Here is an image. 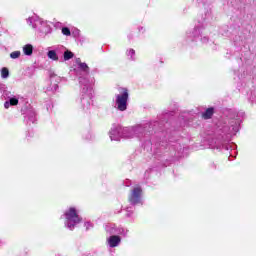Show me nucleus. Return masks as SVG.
Returning <instances> with one entry per match:
<instances>
[{
    "label": "nucleus",
    "mask_w": 256,
    "mask_h": 256,
    "mask_svg": "<svg viewBox=\"0 0 256 256\" xmlns=\"http://www.w3.org/2000/svg\"><path fill=\"white\" fill-rule=\"evenodd\" d=\"M175 111L163 112L159 121H150L132 127L114 125L109 131L111 141L121 139H133L136 137L146 151H153L156 159H159L164 167L168 163L177 161L183 155V146L177 142L175 137L177 129L183 125L173 119Z\"/></svg>",
    "instance_id": "obj_1"
},
{
    "label": "nucleus",
    "mask_w": 256,
    "mask_h": 256,
    "mask_svg": "<svg viewBox=\"0 0 256 256\" xmlns=\"http://www.w3.org/2000/svg\"><path fill=\"white\" fill-rule=\"evenodd\" d=\"M228 117L230 119L229 125H225L221 128L222 134L209 140L210 149H218L219 151L225 149V151H229L237 148L235 143L229 144V141H231L233 135L239 133L241 120L238 119L239 114L235 110H229Z\"/></svg>",
    "instance_id": "obj_2"
},
{
    "label": "nucleus",
    "mask_w": 256,
    "mask_h": 256,
    "mask_svg": "<svg viewBox=\"0 0 256 256\" xmlns=\"http://www.w3.org/2000/svg\"><path fill=\"white\" fill-rule=\"evenodd\" d=\"M78 81L82 95H86L81 99L82 109L84 111H89L91 108V97H93V84L95 83V78L88 79L82 76L78 78Z\"/></svg>",
    "instance_id": "obj_3"
},
{
    "label": "nucleus",
    "mask_w": 256,
    "mask_h": 256,
    "mask_svg": "<svg viewBox=\"0 0 256 256\" xmlns=\"http://www.w3.org/2000/svg\"><path fill=\"white\" fill-rule=\"evenodd\" d=\"M28 25H32L33 29L38 28V33L40 37H45V35H49L51 33V26L47 24L46 21H43L38 16H32L27 19Z\"/></svg>",
    "instance_id": "obj_4"
},
{
    "label": "nucleus",
    "mask_w": 256,
    "mask_h": 256,
    "mask_svg": "<svg viewBox=\"0 0 256 256\" xmlns=\"http://www.w3.org/2000/svg\"><path fill=\"white\" fill-rule=\"evenodd\" d=\"M64 215L66 217L65 227H67V229H70V231H73V229H75V226L79 225V223L83 221V218L79 216L75 207L69 208V210L66 211Z\"/></svg>",
    "instance_id": "obj_5"
},
{
    "label": "nucleus",
    "mask_w": 256,
    "mask_h": 256,
    "mask_svg": "<svg viewBox=\"0 0 256 256\" xmlns=\"http://www.w3.org/2000/svg\"><path fill=\"white\" fill-rule=\"evenodd\" d=\"M21 113L24 115V121L29 124V123H36L37 121V113L35 112V109H33V106L31 104L26 103L22 108H21Z\"/></svg>",
    "instance_id": "obj_6"
},
{
    "label": "nucleus",
    "mask_w": 256,
    "mask_h": 256,
    "mask_svg": "<svg viewBox=\"0 0 256 256\" xmlns=\"http://www.w3.org/2000/svg\"><path fill=\"white\" fill-rule=\"evenodd\" d=\"M143 189L141 187H135L133 188L131 194L128 197V201L132 207H135L136 205H143Z\"/></svg>",
    "instance_id": "obj_7"
},
{
    "label": "nucleus",
    "mask_w": 256,
    "mask_h": 256,
    "mask_svg": "<svg viewBox=\"0 0 256 256\" xmlns=\"http://www.w3.org/2000/svg\"><path fill=\"white\" fill-rule=\"evenodd\" d=\"M123 93L116 95V105L118 111H127V101H129V90L122 88Z\"/></svg>",
    "instance_id": "obj_8"
},
{
    "label": "nucleus",
    "mask_w": 256,
    "mask_h": 256,
    "mask_svg": "<svg viewBox=\"0 0 256 256\" xmlns=\"http://www.w3.org/2000/svg\"><path fill=\"white\" fill-rule=\"evenodd\" d=\"M78 69L80 71V76L79 77H85L86 79H89V73H90V68L87 65V63L82 62L80 63V66H78Z\"/></svg>",
    "instance_id": "obj_9"
},
{
    "label": "nucleus",
    "mask_w": 256,
    "mask_h": 256,
    "mask_svg": "<svg viewBox=\"0 0 256 256\" xmlns=\"http://www.w3.org/2000/svg\"><path fill=\"white\" fill-rule=\"evenodd\" d=\"M59 49H65V46H57L54 50H49L47 52L48 59H52V61H59V56L57 53H59Z\"/></svg>",
    "instance_id": "obj_10"
},
{
    "label": "nucleus",
    "mask_w": 256,
    "mask_h": 256,
    "mask_svg": "<svg viewBox=\"0 0 256 256\" xmlns=\"http://www.w3.org/2000/svg\"><path fill=\"white\" fill-rule=\"evenodd\" d=\"M108 245L111 248L119 247V243H121V236L119 235H111L107 239Z\"/></svg>",
    "instance_id": "obj_11"
},
{
    "label": "nucleus",
    "mask_w": 256,
    "mask_h": 256,
    "mask_svg": "<svg viewBox=\"0 0 256 256\" xmlns=\"http://www.w3.org/2000/svg\"><path fill=\"white\" fill-rule=\"evenodd\" d=\"M188 39H190V41H199V39H201V28L195 27L193 31L188 33Z\"/></svg>",
    "instance_id": "obj_12"
},
{
    "label": "nucleus",
    "mask_w": 256,
    "mask_h": 256,
    "mask_svg": "<svg viewBox=\"0 0 256 256\" xmlns=\"http://www.w3.org/2000/svg\"><path fill=\"white\" fill-rule=\"evenodd\" d=\"M15 105H19V98L13 95L5 101L4 108L9 109L10 107H13Z\"/></svg>",
    "instance_id": "obj_13"
},
{
    "label": "nucleus",
    "mask_w": 256,
    "mask_h": 256,
    "mask_svg": "<svg viewBox=\"0 0 256 256\" xmlns=\"http://www.w3.org/2000/svg\"><path fill=\"white\" fill-rule=\"evenodd\" d=\"M213 115H215V107H209L202 113V119H212Z\"/></svg>",
    "instance_id": "obj_14"
},
{
    "label": "nucleus",
    "mask_w": 256,
    "mask_h": 256,
    "mask_svg": "<svg viewBox=\"0 0 256 256\" xmlns=\"http://www.w3.org/2000/svg\"><path fill=\"white\" fill-rule=\"evenodd\" d=\"M33 50H34V48H33L32 44H26L23 46V53L27 57H31V55H33Z\"/></svg>",
    "instance_id": "obj_15"
},
{
    "label": "nucleus",
    "mask_w": 256,
    "mask_h": 256,
    "mask_svg": "<svg viewBox=\"0 0 256 256\" xmlns=\"http://www.w3.org/2000/svg\"><path fill=\"white\" fill-rule=\"evenodd\" d=\"M64 61H70V59H73L75 57V54L71 52L70 50H64L63 52Z\"/></svg>",
    "instance_id": "obj_16"
},
{
    "label": "nucleus",
    "mask_w": 256,
    "mask_h": 256,
    "mask_svg": "<svg viewBox=\"0 0 256 256\" xmlns=\"http://www.w3.org/2000/svg\"><path fill=\"white\" fill-rule=\"evenodd\" d=\"M105 231H106V233H109V235H115L117 233V228H116L115 224L107 225L105 227Z\"/></svg>",
    "instance_id": "obj_17"
},
{
    "label": "nucleus",
    "mask_w": 256,
    "mask_h": 256,
    "mask_svg": "<svg viewBox=\"0 0 256 256\" xmlns=\"http://www.w3.org/2000/svg\"><path fill=\"white\" fill-rule=\"evenodd\" d=\"M49 77H50L51 81H53V79L56 78L55 83L57 85H59V83H61V77L57 76V74H55V72H50Z\"/></svg>",
    "instance_id": "obj_18"
},
{
    "label": "nucleus",
    "mask_w": 256,
    "mask_h": 256,
    "mask_svg": "<svg viewBox=\"0 0 256 256\" xmlns=\"http://www.w3.org/2000/svg\"><path fill=\"white\" fill-rule=\"evenodd\" d=\"M1 77H2V79H8V77H9V68L3 67L1 69Z\"/></svg>",
    "instance_id": "obj_19"
},
{
    "label": "nucleus",
    "mask_w": 256,
    "mask_h": 256,
    "mask_svg": "<svg viewBox=\"0 0 256 256\" xmlns=\"http://www.w3.org/2000/svg\"><path fill=\"white\" fill-rule=\"evenodd\" d=\"M12 96L13 94L11 93V91L6 89V91L1 95V99H3L4 101H7Z\"/></svg>",
    "instance_id": "obj_20"
},
{
    "label": "nucleus",
    "mask_w": 256,
    "mask_h": 256,
    "mask_svg": "<svg viewBox=\"0 0 256 256\" xmlns=\"http://www.w3.org/2000/svg\"><path fill=\"white\" fill-rule=\"evenodd\" d=\"M21 57V51H14L10 53L11 59H19Z\"/></svg>",
    "instance_id": "obj_21"
},
{
    "label": "nucleus",
    "mask_w": 256,
    "mask_h": 256,
    "mask_svg": "<svg viewBox=\"0 0 256 256\" xmlns=\"http://www.w3.org/2000/svg\"><path fill=\"white\" fill-rule=\"evenodd\" d=\"M62 35H65L66 37H70L71 29H69V27H63L62 28Z\"/></svg>",
    "instance_id": "obj_22"
},
{
    "label": "nucleus",
    "mask_w": 256,
    "mask_h": 256,
    "mask_svg": "<svg viewBox=\"0 0 256 256\" xmlns=\"http://www.w3.org/2000/svg\"><path fill=\"white\" fill-rule=\"evenodd\" d=\"M128 57L130 56L131 61H135V58L133 56H135V50L134 49H130L127 52Z\"/></svg>",
    "instance_id": "obj_23"
},
{
    "label": "nucleus",
    "mask_w": 256,
    "mask_h": 256,
    "mask_svg": "<svg viewBox=\"0 0 256 256\" xmlns=\"http://www.w3.org/2000/svg\"><path fill=\"white\" fill-rule=\"evenodd\" d=\"M57 89H59V84H54L53 87L49 86L47 88V91H52L53 93H55V91H57Z\"/></svg>",
    "instance_id": "obj_24"
},
{
    "label": "nucleus",
    "mask_w": 256,
    "mask_h": 256,
    "mask_svg": "<svg viewBox=\"0 0 256 256\" xmlns=\"http://www.w3.org/2000/svg\"><path fill=\"white\" fill-rule=\"evenodd\" d=\"M80 33H81V30L75 28V29L72 31V36L75 37V38H77V37H79Z\"/></svg>",
    "instance_id": "obj_25"
},
{
    "label": "nucleus",
    "mask_w": 256,
    "mask_h": 256,
    "mask_svg": "<svg viewBox=\"0 0 256 256\" xmlns=\"http://www.w3.org/2000/svg\"><path fill=\"white\" fill-rule=\"evenodd\" d=\"M7 91V86L5 84H0V94L3 95Z\"/></svg>",
    "instance_id": "obj_26"
},
{
    "label": "nucleus",
    "mask_w": 256,
    "mask_h": 256,
    "mask_svg": "<svg viewBox=\"0 0 256 256\" xmlns=\"http://www.w3.org/2000/svg\"><path fill=\"white\" fill-rule=\"evenodd\" d=\"M126 211H127L126 217H131V215H133V207H127Z\"/></svg>",
    "instance_id": "obj_27"
},
{
    "label": "nucleus",
    "mask_w": 256,
    "mask_h": 256,
    "mask_svg": "<svg viewBox=\"0 0 256 256\" xmlns=\"http://www.w3.org/2000/svg\"><path fill=\"white\" fill-rule=\"evenodd\" d=\"M203 43H208L209 42V37H207V36H201L200 38H199Z\"/></svg>",
    "instance_id": "obj_28"
},
{
    "label": "nucleus",
    "mask_w": 256,
    "mask_h": 256,
    "mask_svg": "<svg viewBox=\"0 0 256 256\" xmlns=\"http://www.w3.org/2000/svg\"><path fill=\"white\" fill-rule=\"evenodd\" d=\"M127 231H128V230H126V232H125V229H124V228H120V229L118 230V233H119L120 235H127Z\"/></svg>",
    "instance_id": "obj_29"
},
{
    "label": "nucleus",
    "mask_w": 256,
    "mask_h": 256,
    "mask_svg": "<svg viewBox=\"0 0 256 256\" xmlns=\"http://www.w3.org/2000/svg\"><path fill=\"white\" fill-rule=\"evenodd\" d=\"M86 230L89 231V227H93L90 222L85 223Z\"/></svg>",
    "instance_id": "obj_30"
},
{
    "label": "nucleus",
    "mask_w": 256,
    "mask_h": 256,
    "mask_svg": "<svg viewBox=\"0 0 256 256\" xmlns=\"http://www.w3.org/2000/svg\"><path fill=\"white\" fill-rule=\"evenodd\" d=\"M76 63H77V65H78V67L80 66V63H83V62H81V58H77L76 59Z\"/></svg>",
    "instance_id": "obj_31"
},
{
    "label": "nucleus",
    "mask_w": 256,
    "mask_h": 256,
    "mask_svg": "<svg viewBox=\"0 0 256 256\" xmlns=\"http://www.w3.org/2000/svg\"><path fill=\"white\" fill-rule=\"evenodd\" d=\"M67 48H65L64 47V49H59V53H65V50H66Z\"/></svg>",
    "instance_id": "obj_32"
},
{
    "label": "nucleus",
    "mask_w": 256,
    "mask_h": 256,
    "mask_svg": "<svg viewBox=\"0 0 256 256\" xmlns=\"http://www.w3.org/2000/svg\"><path fill=\"white\" fill-rule=\"evenodd\" d=\"M128 39L131 41V39H133V34L128 35Z\"/></svg>",
    "instance_id": "obj_33"
},
{
    "label": "nucleus",
    "mask_w": 256,
    "mask_h": 256,
    "mask_svg": "<svg viewBox=\"0 0 256 256\" xmlns=\"http://www.w3.org/2000/svg\"><path fill=\"white\" fill-rule=\"evenodd\" d=\"M179 119H182L184 122L186 121L185 117L179 116Z\"/></svg>",
    "instance_id": "obj_34"
},
{
    "label": "nucleus",
    "mask_w": 256,
    "mask_h": 256,
    "mask_svg": "<svg viewBox=\"0 0 256 256\" xmlns=\"http://www.w3.org/2000/svg\"><path fill=\"white\" fill-rule=\"evenodd\" d=\"M139 31H143V27H140V28H139Z\"/></svg>",
    "instance_id": "obj_35"
},
{
    "label": "nucleus",
    "mask_w": 256,
    "mask_h": 256,
    "mask_svg": "<svg viewBox=\"0 0 256 256\" xmlns=\"http://www.w3.org/2000/svg\"><path fill=\"white\" fill-rule=\"evenodd\" d=\"M56 256H61V255L58 254V255H56Z\"/></svg>",
    "instance_id": "obj_36"
}]
</instances>
